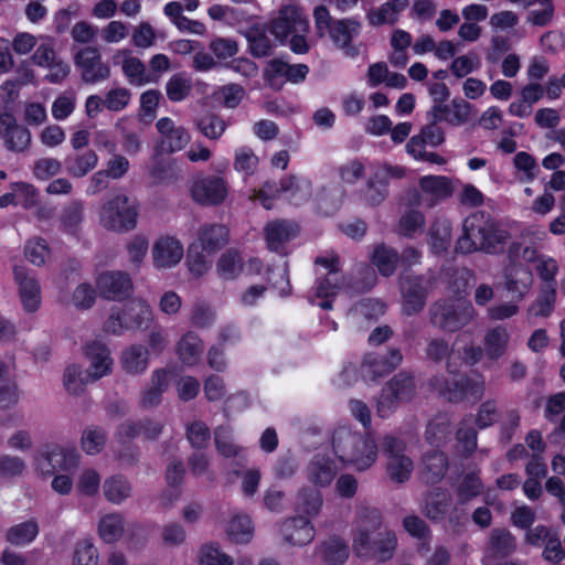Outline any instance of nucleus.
I'll return each mask as SVG.
<instances>
[{"label":"nucleus","instance_id":"obj_58","mask_svg":"<svg viewBox=\"0 0 565 565\" xmlns=\"http://www.w3.org/2000/svg\"><path fill=\"white\" fill-rule=\"evenodd\" d=\"M242 268V258L233 250L224 253L216 265L217 274L223 279H234Z\"/></svg>","mask_w":565,"mask_h":565},{"label":"nucleus","instance_id":"obj_23","mask_svg":"<svg viewBox=\"0 0 565 565\" xmlns=\"http://www.w3.org/2000/svg\"><path fill=\"white\" fill-rule=\"evenodd\" d=\"M284 540L294 546H303L311 543L316 530L311 522L303 516L286 519L280 527Z\"/></svg>","mask_w":565,"mask_h":565},{"label":"nucleus","instance_id":"obj_3","mask_svg":"<svg viewBox=\"0 0 565 565\" xmlns=\"http://www.w3.org/2000/svg\"><path fill=\"white\" fill-rule=\"evenodd\" d=\"M153 321L151 305L141 297H136L126 302L121 308L114 307L104 322V331L121 335L126 331H137L148 328Z\"/></svg>","mask_w":565,"mask_h":565},{"label":"nucleus","instance_id":"obj_26","mask_svg":"<svg viewBox=\"0 0 565 565\" xmlns=\"http://www.w3.org/2000/svg\"><path fill=\"white\" fill-rule=\"evenodd\" d=\"M149 362L150 352L140 343L126 347L119 355L120 367L129 375H140L145 373L148 370Z\"/></svg>","mask_w":565,"mask_h":565},{"label":"nucleus","instance_id":"obj_56","mask_svg":"<svg viewBox=\"0 0 565 565\" xmlns=\"http://www.w3.org/2000/svg\"><path fill=\"white\" fill-rule=\"evenodd\" d=\"M149 249V241L143 235L132 236L126 244L128 262L135 267L140 268Z\"/></svg>","mask_w":565,"mask_h":565},{"label":"nucleus","instance_id":"obj_45","mask_svg":"<svg viewBox=\"0 0 565 565\" xmlns=\"http://www.w3.org/2000/svg\"><path fill=\"white\" fill-rule=\"evenodd\" d=\"M95 382L86 370L78 364L68 365L63 375V385L68 394L79 395L84 392L86 385Z\"/></svg>","mask_w":565,"mask_h":565},{"label":"nucleus","instance_id":"obj_24","mask_svg":"<svg viewBox=\"0 0 565 565\" xmlns=\"http://www.w3.org/2000/svg\"><path fill=\"white\" fill-rule=\"evenodd\" d=\"M401 362L402 354L395 349L391 350L387 356L370 353L361 365V373L365 380L375 381L394 370Z\"/></svg>","mask_w":565,"mask_h":565},{"label":"nucleus","instance_id":"obj_54","mask_svg":"<svg viewBox=\"0 0 565 565\" xmlns=\"http://www.w3.org/2000/svg\"><path fill=\"white\" fill-rule=\"evenodd\" d=\"M106 440L107 435L103 428L90 426L84 429L81 437V446L87 455H96L104 449Z\"/></svg>","mask_w":565,"mask_h":565},{"label":"nucleus","instance_id":"obj_4","mask_svg":"<svg viewBox=\"0 0 565 565\" xmlns=\"http://www.w3.org/2000/svg\"><path fill=\"white\" fill-rule=\"evenodd\" d=\"M138 217L137 200L125 193H116L102 204L98 222L104 230L122 234L136 228Z\"/></svg>","mask_w":565,"mask_h":565},{"label":"nucleus","instance_id":"obj_37","mask_svg":"<svg viewBox=\"0 0 565 565\" xmlns=\"http://www.w3.org/2000/svg\"><path fill=\"white\" fill-rule=\"evenodd\" d=\"M175 352L184 365L193 366L201 359L203 342L196 333L188 331L177 342Z\"/></svg>","mask_w":565,"mask_h":565},{"label":"nucleus","instance_id":"obj_21","mask_svg":"<svg viewBox=\"0 0 565 565\" xmlns=\"http://www.w3.org/2000/svg\"><path fill=\"white\" fill-rule=\"evenodd\" d=\"M85 358L88 362V369L86 371L92 380L98 381L111 373L114 360L109 349L105 344L97 341L86 344Z\"/></svg>","mask_w":565,"mask_h":565},{"label":"nucleus","instance_id":"obj_8","mask_svg":"<svg viewBox=\"0 0 565 565\" xmlns=\"http://www.w3.org/2000/svg\"><path fill=\"white\" fill-rule=\"evenodd\" d=\"M191 199L204 206L223 203L228 194L227 182L221 177L198 175L189 184Z\"/></svg>","mask_w":565,"mask_h":565},{"label":"nucleus","instance_id":"obj_52","mask_svg":"<svg viewBox=\"0 0 565 565\" xmlns=\"http://www.w3.org/2000/svg\"><path fill=\"white\" fill-rule=\"evenodd\" d=\"M214 441L217 452L226 458L238 457L243 451V448L234 443L230 427H217L214 433Z\"/></svg>","mask_w":565,"mask_h":565},{"label":"nucleus","instance_id":"obj_32","mask_svg":"<svg viewBox=\"0 0 565 565\" xmlns=\"http://www.w3.org/2000/svg\"><path fill=\"white\" fill-rule=\"evenodd\" d=\"M361 433L352 430L349 426L337 427L331 437V446L338 459L347 465L349 457L353 456L354 446L359 445Z\"/></svg>","mask_w":565,"mask_h":565},{"label":"nucleus","instance_id":"obj_47","mask_svg":"<svg viewBox=\"0 0 565 565\" xmlns=\"http://www.w3.org/2000/svg\"><path fill=\"white\" fill-rule=\"evenodd\" d=\"M39 534V524L35 520L11 526L7 532V540L17 546H23L32 543Z\"/></svg>","mask_w":565,"mask_h":565},{"label":"nucleus","instance_id":"obj_30","mask_svg":"<svg viewBox=\"0 0 565 565\" xmlns=\"http://www.w3.org/2000/svg\"><path fill=\"white\" fill-rule=\"evenodd\" d=\"M435 120H444L452 126H460L467 122L471 115V105L465 99H454L448 105H434Z\"/></svg>","mask_w":565,"mask_h":565},{"label":"nucleus","instance_id":"obj_15","mask_svg":"<svg viewBox=\"0 0 565 565\" xmlns=\"http://www.w3.org/2000/svg\"><path fill=\"white\" fill-rule=\"evenodd\" d=\"M113 62L121 67L128 83L134 86L140 87L159 81V75L148 72L143 62L128 49L117 50Z\"/></svg>","mask_w":565,"mask_h":565},{"label":"nucleus","instance_id":"obj_22","mask_svg":"<svg viewBox=\"0 0 565 565\" xmlns=\"http://www.w3.org/2000/svg\"><path fill=\"white\" fill-rule=\"evenodd\" d=\"M13 275L19 286V295L24 310L28 312L36 311L42 300L39 281L30 276L24 267L15 266Z\"/></svg>","mask_w":565,"mask_h":565},{"label":"nucleus","instance_id":"obj_27","mask_svg":"<svg viewBox=\"0 0 565 565\" xmlns=\"http://www.w3.org/2000/svg\"><path fill=\"white\" fill-rule=\"evenodd\" d=\"M161 431L162 425L154 420H127L119 425L116 436L119 441L125 443L135 437L154 439L161 434Z\"/></svg>","mask_w":565,"mask_h":565},{"label":"nucleus","instance_id":"obj_61","mask_svg":"<svg viewBox=\"0 0 565 565\" xmlns=\"http://www.w3.org/2000/svg\"><path fill=\"white\" fill-rule=\"evenodd\" d=\"M210 256L211 255H207L206 252H202L200 247L192 244L188 253V266L190 273L195 277H201L207 273L211 267Z\"/></svg>","mask_w":565,"mask_h":565},{"label":"nucleus","instance_id":"obj_25","mask_svg":"<svg viewBox=\"0 0 565 565\" xmlns=\"http://www.w3.org/2000/svg\"><path fill=\"white\" fill-rule=\"evenodd\" d=\"M403 295V312L407 316L419 312L425 305L426 288L420 277H405L401 280Z\"/></svg>","mask_w":565,"mask_h":565},{"label":"nucleus","instance_id":"obj_50","mask_svg":"<svg viewBox=\"0 0 565 565\" xmlns=\"http://www.w3.org/2000/svg\"><path fill=\"white\" fill-rule=\"evenodd\" d=\"M398 255L393 248L385 245H379L374 248L372 264L381 275L391 276L396 269Z\"/></svg>","mask_w":565,"mask_h":565},{"label":"nucleus","instance_id":"obj_38","mask_svg":"<svg viewBox=\"0 0 565 565\" xmlns=\"http://www.w3.org/2000/svg\"><path fill=\"white\" fill-rule=\"evenodd\" d=\"M125 531L126 522L120 513L104 514L98 521L97 532L104 543L113 544L118 542L124 536Z\"/></svg>","mask_w":565,"mask_h":565},{"label":"nucleus","instance_id":"obj_28","mask_svg":"<svg viewBox=\"0 0 565 565\" xmlns=\"http://www.w3.org/2000/svg\"><path fill=\"white\" fill-rule=\"evenodd\" d=\"M228 231L221 224H206L200 227L198 238L193 243L207 255H213L227 243Z\"/></svg>","mask_w":565,"mask_h":565},{"label":"nucleus","instance_id":"obj_12","mask_svg":"<svg viewBox=\"0 0 565 565\" xmlns=\"http://www.w3.org/2000/svg\"><path fill=\"white\" fill-rule=\"evenodd\" d=\"M75 65L81 72V78L86 84H97L110 76V68L103 63L102 54L97 47L81 49L74 57Z\"/></svg>","mask_w":565,"mask_h":565},{"label":"nucleus","instance_id":"obj_63","mask_svg":"<svg viewBox=\"0 0 565 565\" xmlns=\"http://www.w3.org/2000/svg\"><path fill=\"white\" fill-rule=\"evenodd\" d=\"M98 564V552L94 544L87 540H81L76 543L73 565H97Z\"/></svg>","mask_w":565,"mask_h":565},{"label":"nucleus","instance_id":"obj_9","mask_svg":"<svg viewBox=\"0 0 565 565\" xmlns=\"http://www.w3.org/2000/svg\"><path fill=\"white\" fill-rule=\"evenodd\" d=\"M431 385L449 402L477 401L481 398L484 392V381L481 376H457L450 384L435 379L431 381Z\"/></svg>","mask_w":565,"mask_h":565},{"label":"nucleus","instance_id":"obj_36","mask_svg":"<svg viewBox=\"0 0 565 565\" xmlns=\"http://www.w3.org/2000/svg\"><path fill=\"white\" fill-rule=\"evenodd\" d=\"M532 271L525 266L513 265L505 276V289L519 299H523L533 285Z\"/></svg>","mask_w":565,"mask_h":565},{"label":"nucleus","instance_id":"obj_57","mask_svg":"<svg viewBox=\"0 0 565 565\" xmlns=\"http://www.w3.org/2000/svg\"><path fill=\"white\" fill-rule=\"evenodd\" d=\"M106 109L111 113L125 110L131 100V92L124 86H114L104 94Z\"/></svg>","mask_w":565,"mask_h":565},{"label":"nucleus","instance_id":"obj_49","mask_svg":"<svg viewBox=\"0 0 565 565\" xmlns=\"http://www.w3.org/2000/svg\"><path fill=\"white\" fill-rule=\"evenodd\" d=\"M450 418L447 414H438L428 424L426 440L433 446H440L450 436Z\"/></svg>","mask_w":565,"mask_h":565},{"label":"nucleus","instance_id":"obj_31","mask_svg":"<svg viewBox=\"0 0 565 565\" xmlns=\"http://www.w3.org/2000/svg\"><path fill=\"white\" fill-rule=\"evenodd\" d=\"M311 182L306 178L287 175L279 182V191L294 205H300L311 198Z\"/></svg>","mask_w":565,"mask_h":565},{"label":"nucleus","instance_id":"obj_51","mask_svg":"<svg viewBox=\"0 0 565 565\" xmlns=\"http://www.w3.org/2000/svg\"><path fill=\"white\" fill-rule=\"evenodd\" d=\"M191 90V78L183 73L172 75L166 83L167 96L173 103L184 100L190 95Z\"/></svg>","mask_w":565,"mask_h":565},{"label":"nucleus","instance_id":"obj_35","mask_svg":"<svg viewBox=\"0 0 565 565\" xmlns=\"http://www.w3.org/2000/svg\"><path fill=\"white\" fill-rule=\"evenodd\" d=\"M407 6L408 0H387L380 7L371 9L366 13V19L372 26L394 24Z\"/></svg>","mask_w":565,"mask_h":565},{"label":"nucleus","instance_id":"obj_59","mask_svg":"<svg viewBox=\"0 0 565 565\" xmlns=\"http://www.w3.org/2000/svg\"><path fill=\"white\" fill-rule=\"evenodd\" d=\"M298 509L307 516H316L322 508V495L315 489H302L298 493Z\"/></svg>","mask_w":565,"mask_h":565},{"label":"nucleus","instance_id":"obj_34","mask_svg":"<svg viewBox=\"0 0 565 565\" xmlns=\"http://www.w3.org/2000/svg\"><path fill=\"white\" fill-rule=\"evenodd\" d=\"M297 232L298 226L287 221H273L264 227L267 246L273 252H279Z\"/></svg>","mask_w":565,"mask_h":565},{"label":"nucleus","instance_id":"obj_55","mask_svg":"<svg viewBox=\"0 0 565 565\" xmlns=\"http://www.w3.org/2000/svg\"><path fill=\"white\" fill-rule=\"evenodd\" d=\"M322 557L331 565L344 563L349 556V547L337 537H331L320 546Z\"/></svg>","mask_w":565,"mask_h":565},{"label":"nucleus","instance_id":"obj_14","mask_svg":"<svg viewBox=\"0 0 565 565\" xmlns=\"http://www.w3.org/2000/svg\"><path fill=\"white\" fill-rule=\"evenodd\" d=\"M270 31L278 41L285 43L295 32H308L309 22L298 6L289 4L280 9L271 22Z\"/></svg>","mask_w":565,"mask_h":565},{"label":"nucleus","instance_id":"obj_20","mask_svg":"<svg viewBox=\"0 0 565 565\" xmlns=\"http://www.w3.org/2000/svg\"><path fill=\"white\" fill-rule=\"evenodd\" d=\"M156 127L160 134L161 148L167 152L181 151L191 140L189 131L169 117L160 118Z\"/></svg>","mask_w":565,"mask_h":565},{"label":"nucleus","instance_id":"obj_40","mask_svg":"<svg viewBox=\"0 0 565 565\" xmlns=\"http://www.w3.org/2000/svg\"><path fill=\"white\" fill-rule=\"evenodd\" d=\"M448 461L440 451H431L424 456L420 476L426 483H435L443 479L447 470Z\"/></svg>","mask_w":565,"mask_h":565},{"label":"nucleus","instance_id":"obj_62","mask_svg":"<svg viewBox=\"0 0 565 565\" xmlns=\"http://www.w3.org/2000/svg\"><path fill=\"white\" fill-rule=\"evenodd\" d=\"M25 258L35 266L44 265L50 256V249L46 242L40 237L31 238L24 247Z\"/></svg>","mask_w":565,"mask_h":565},{"label":"nucleus","instance_id":"obj_39","mask_svg":"<svg viewBox=\"0 0 565 565\" xmlns=\"http://www.w3.org/2000/svg\"><path fill=\"white\" fill-rule=\"evenodd\" d=\"M556 302V287L554 285L542 286L535 300L529 306L526 317L529 321L533 318H547L552 315Z\"/></svg>","mask_w":565,"mask_h":565},{"label":"nucleus","instance_id":"obj_48","mask_svg":"<svg viewBox=\"0 0 565 565\" xmlns=\"http://www.w3.org/2000/svg\"><path fill=\"white\" fill-rule=\"evenodd\" d=\"M103 490L105 498L114 504H120L131 494L129 481L121 476H113L106 479Z\"/></svg>","mask_w":565,"mask_h":565},{"label":"nucleus","instance_id":"obj_5","mask_svg":"<svg viewBox=\"0 0 565 565\" xmlns=\"http://www.w3.org/2000/svg\"><path fill=\"white\" fill-rule=\"evenodd\" d=\"M81 461V455L71 446L46 444L41 446L32 457L34 470L42 476H52L55 471H72Z\"/></svg>","mask_w":565,"mask_h":565},{"label":"nucleus","instance_id":"obj_6","mask_svg":"<svg viewBox=\"0 0 565 565\" xmlns=\"http://www.w3.org/2000/svg\"><path fill=\"white\" fill-rule=\"evenodd\" d=\"M476 316L473 306L458 298L437 302L431 308V322L445 331H457L469 324Z\"/></svg>","mask_w":565,"mask_h":565},{"label":"nucleus","instance_id":"obj_1","mask_svg":"<svg viewBox=\"0 0 565 565\" xmlns=\"http://www.w3.org/2000/svg\"><path fill=\"white\" fill-rule=\"evenodd\" d=\"M381 527L382 516L376 509H359L352 539L353 551L359 556H373L382 562L392 558L397 545L396 535L390 530L380 531Z\"/></svg>","mask_w":565,"mask_h":565},{"label":"nucleus","instance_id":"obj_53","mask_svg":"<svg viewBox=\"0 0 565 565\" xmlns=\"http://www.w3.org/2000/svg\"><path fill=\"white\" fill-rule=\"evenodd\" d=\"M451 241V226L447 221L436 222L429 231V245L435 254L446 252Z\"/></svg>","mask_w":565,"mask_h":565},{"label":"nucleus","instance_id":"obj_43","mask_svg":"<svg viewBox=\"0 0 565 565\" xmlns=\"http://www.w3.org/2000/svg\"><path fill=\"white\" fill-rule=\"evenodd\" d=\"M510 334L504 326H497L487 331L483 340L484 352L488 358L497 360L501 358L509 344Z\"/></svg>","mask_w":565,"mask_h":565},{"label":"nucleus","instance_id":"obj_46","mask_svg":"<svg viewBox=\"0 0 565 565\" xmlns=\"http://www.w3.org/2000/svg\"><path fill=\"white\" fill-rule=\"evenodd\" d=\"M259 167V157L254 149L248 146H242L234 152L233 168L243 174L244 178L254 175Z\"/></svg>","mask_w":565,"mask_h":565},{"label":"nucleus","instance_id":"obj_11","mask_svg":"<svg viewBox=\"0 0 565 565\" xmlns=\"http://www.w3.org/2000/svg\"><path fill=\"white\" fill-rule=\"evenodd\" d=\"M96 288L102 298L122 301L132 294L134 282L128 273L107 270L96 277Z\"/></svg>","mask_w":565,"mask_h":565},{"label":"nucleus","instance_id":"obj_7","mask_svg":"<svg viewBox=\"0 0 565 565\" xmlns=\"http://www.w3.org/2000/svg\"><path fill=\"white\" fill-rule=\"evenodd\" d=\"M414 393V379L405 373H398L383 388L376 404L377 414L383 418L388 417L398 403L409 401Z\"/></svg>","mask_w":565,"mask_h":565},{"label":"nucleus","instance_id":"obj_2","mask_svg":"<svg viewBox=\"0 0 565 565\" xmlns=\"http://www.w3.org/2000/svg\"><path fill=\"white\" fill-rule=\"evenodd\" d=\"M463 234L457 249L468 254L482 250L495 254L502 250L509 234L484 213H473L463 221Z\"/></svg>","mask_w":565,"mask_h":565},{"label":"nucleus","instance_id":"obj_19","mask_svg":"<svg viewBox=\"0 0 565 565\" xmlns=\"http://www.w3.org/2000/svg\"><path fill=\"white\" fill-rule=\"evenodd\" d=\"M316 264L328 270L326 277L317 281L315 292L318 298H329L339 290L348 288L345 279L339 273V259L337 257H319L316 259Z\"/></svg>","mask_w":565,"mask_h":565},{"label":"nucleus","instance_id":"obj_44","mask_svg":"<svg viewBox=\"0 0 565 565\" xmlns=\"http://www.w3.org/2000/svg\"><path fill=\"white\" fill-rule=\"evenodd\" d=\"M450 504L449 494L440 489H435L427 494L423 511L431 520H443L447 515Z\"/></svg>","mask_w":565,"mask_h":565},{"label":"nucleus","instance_id":"obj_64","mask_svg":"<svg viewBox=\"0 0 565 565\" xmlns=\"http://www.w3.org/2000/svg\"><path fill=\"white\" fill-rule=\"evenodd\" d=\"M200 131L209 139H218L226 130V122L218 116L207 115L200 118L196 122Z\"/></svg>","mask_w":565,"mask_h":565},{"label":"nucleus","instance_id":"obj_17","mask_svg":"<svg viewBox=\"0 0 565 565\" xmlns=\"http://www.w3.org/2000/svg\"><path fill=\"white\" fill-rule=\"evenodd\" d=\"M0 137L4 140L7 149L15 152L26 150L32 139L30 130L18 125L9 111L0 114Z\"/></svg>","mask_w":565,"mask_h":565},{"label":"nucleus","instance_id":"obj_41","mask_svg":"<svg viewBox=\"0 0 565 565\" xmlns=\"http://www.w3.org/2000/svg\"><path fill=\"white\" fill-rule=\"evenodd\" d=\"M65 169L74 178H83L94 170L98 163V156L93 150L72 153L65 158Z\"/></svg>","mask_w":565,"mask_h":565},{"label":"nucleus","instance_id":"obj_42","mask_svg":"<svg viewBox=\"0 0 565 565\" xmlns=\"http://www.w3.org/2000/svg\"><path fill=\"white\" fill-rule=\"evenodd\" d=\"M226 534L232 542L237 544L250 542L254 535V524L250 516L244 513L234 514L226 525Z\"/></svg>","mask_w":565,"mask_h":565},{"label":"nucleus","instance_id":"obj_29","mask_svg":"<svg viewBox=\"0 0 565 565\" xmlns=\"http://www.w3.org/2000/svg\"><path fill=\"white\" fill-rule=\"evenodd\" d=\"M334 462L322 455H316L306 468L307 479L316 487H328L337 475Z\"/></svg>","mask_w":565,"mask_h":565},{"label":"nucleus","instance_id":"obj_18","mask_svg":"<svg viewBox=\"0 0 565 565\" xmlns=\"http://www.w3.org/2000/svg\"><path fill=\"white\" fill-rule=\"evenodd\" d=\"M459 180L446 175H425L418 181V186L428 206L450 198Z\"/></svg>","mask_w":565,"mask_h":565},{"label":"nucleus","instance_id":"obj_13","mask_svg":"<svg viewBox=\"0 0 565 565\" xmlns=\"http://www.w3.org/2000/svg\"><path fill=\"white\" fill-rule=\"evenodd\" d=\"M362 31V23L356 18H343L333 22V26L327 33L333 43L344 56L355 58L360 50L352 43L353 39L359 36Z\"/></svg>","mask_w":565,"mask_h":565},{"label":"nucleus","instance_id":"obj_33","mask_svg":"<svg viewBox=\"0 0 565 565\" xmlns=\"http://www.w3.org/2000/svg\"><path fill=\"white\" fill-rule=\"evenodd\" d=\"M353 452V456L349 457L347 465L352 466L356 471H365L376 461V443L370 436L361 434L359 445L354 446Z\"/></svg>","mask_w":565,"mask_h":565},{"label":"nucleus","instance_id":"obj_10","mask_svg":"<svg viewBox=\"0 0 565 565\" xmlns=\"http://www.w3.org/2000/svg\"><path fill=\"white\" fill-rule=\"evenodd\" d=\"M383 448L387 455V472L390 478L399 483L408 480L414 465L412 459L404 454V443L393 436H386L383 439Z\"/></svg>","mask_w":565,"mask_h":565},{"label":"nucleus","instance_id":"obj_60","mask_svg":"<svg viewBox=\"0 0 565 565\" xmlns=\"http://www.w3.org/2000/svg\"><path fill=\"white\" fill-rule=\"evenodd\" d=\"M199 562L200 565H233L232 557L214 543L205 544L201 547Z\"/></svg>","mask_w":565,"mask_h":565},{"label":"nucleus","instance_id":"obj_16","mask_svg":"<svg viewBox=\"0 0 565 565\" xmlns=\"http://www.w3.org/2000/svg\"><path fill=\"white\" fill-rule=\"evenodd\" d=\"M184 256V247L179 238L161 235L152 244L151 258L158 270L175 267Z\"/></svg>","mask_w":565,"mask_h":565}]
</instances>
